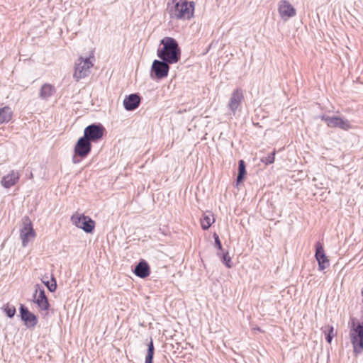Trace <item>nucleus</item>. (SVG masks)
<instances>
[{
  "mask_svg": "<svg viewBox=\"0 0 363 363\" xmlns=\"http://www.w3.org/2000/svg\"><path fill=\"white\" fill-rule=\"evenodd\" d=\"M214 222V218L212 215H204L201 220V225L203 230H208L212 223Z\"/></svg>",
  "mask_w": 363,
  "mask_h": 363,
  "instance_id": "22",
  "label": "nucleus"
},
{
  "mask_svg": "<svg viewBox=\"0 0 363 363\" xmlns=\"http://www.w3.org/2000/svg\"><path fill=\"white\" fill-rule=\"evenodd\" d=\"M34 303L37 304L41 311H48L50 307L48 299L45 295V290L40 284L35 285V291L33 295Z\"/></svg>",
  "mask_w": 363,
  "mask_h": 363,
  "instance_id": "9",
  "label": "nucleus"
},
{
  "mask_svg": "<svg viewBox=\"0 0 363 363\" xmlns=\"http://www.w3.org/2000/svg\"><path fill=\"white\" fill-rule=\"evenodd\" d=\"M170 62L167 60H155L151 67V75L157 79H163L168 75Z\"/></svg>",
  "mask_w": 363,
  "mask_h": 363,
  "instance_id": "8",
  "label": "nucleus"
},
{
  "mask_svg": "<svg viewBox=\"0 0 363 363\" xmlns=\"http://www.w3.org/2000/svg\"><path fill=\"white\" fill-rule=\"evenodd\" d=\"M20 174L17 171L11 170L8 174L3 177L1 181V184L6 189L15 185L19 180Z\"/></svg>",
  "mask_w": 363,
  "mask_h": 363,
  "instance_id": "16",
  "label": "nucleus"
},
{
  "mask_svg": "<svg viewBox=\"0 0 363 363\" xmlns=\"http://www.w3.org/2000/svg\"><path fill=\"white\" fill-rule=\"evenodd\" d=\"M140 104V97L138 94H131L123 100V106L126 111L136 109Z\"/></svg>",
  "mask_w": 363,
  "mask_h": 363,
  "instance_id": "15",
  "label": "nucleus"
},
{
  "mask_svg": "<svg viewBox=\"0 0 363 363\" xmlns=\"http://www.w3.org/2000/svg\"><path fill=\"white\" fill-rule=\"evenodd\" d=\"M325 334V339L328 343H330L333 337L336 335V333L334 331V328L333 326H328L324 331Z\"/></svg>",
  "mask_w": 363,
  "mask_h": 363,
  "instance_id": "27",
  "label": "nucleus"
},
{
  "mask_svg": "<svg viewBox=\"0 0 363 363\" xmlns=\"http://www.w3.org/2000/svg\"><path fill=\"white\" fill-rule=\"evenodd\" d=\"M217 255L220 257V258L222 259V262L225 265V267H227L228 268H231L232 267L231 258L228 255V252H222V254L220 253V252H217Z\"/></svg>",
  "mask_w": 363,
  "mask_h": 363,
  "instance_id": "26",
  "label": "nucleus"
},
{
  "mask_svg": "<svg viewBox=\"0 0 363 363\" xmlns=\"http://www.w3.org/2000/svg\"><path fill=\"white\" fill-rule=\"evenodd\" d=\"M275 154H276V152L274 150L272 152H271L268 155L263 157L261 159V161L266 164H272L274 162Z\"/></svg>",
  "mask_w": 363,
  "mask_h": 363,
  "instance_id": "28",
  "label": "nucleus"
},
{
  "mask_svg": "<svg viewBox=\"0 0 363 363\" xmlns=\"http://www.w3.org/2000/svg\"><path fill=\"white\" fill-rule=\"evenodd\" d=\"M162 48L157 51V57L162 60H167L170 64L178 62L181 58V49L177 41L172 37H164L160 41Z\"/></svg>",
  "mask_w": 363,
  "mask_h": 363,
  "instance_id": "1",
  "label": "nucleus"
},
{
  "mask_svg": "<svg viewBox=\"0 0 363 363\" xmlns=\"http://www.w3.org/2000/svg\"><path fill=\"white\" fill-rule=\"evenodd\" d=\"M93 65V62L90 57H79L75 62L73 78L76 81L85 78L90 74V69Z\"/></svg>",
  "mask_w": 363,
  "mask_h": 363,
  "instance_id": "3",
  "label": "nucleus"
},
{
  "mask_svg": "<svg viewBox=\"0 0 363 363\" xmlns=\"http://www.w3.org/2000/svg\"><path fill=\"white\" fill-rule=\"evenodd\" d=\"M320 118L322 121H325L328 127L330 128H340L343 130H348L352 128L350 121L339 116H329L323 114Z\"/></svg>",
  "mask_w": 363,
  "mask_h": 363,
  "instance_id": "5",
  "label": "nucleus"
},
{
  "mask_svg": "<svg viewBox=\"0 0 363 363\" xmlns=\"http://www.w3.org/2000/svg\"><path fill=\"white\" fill-rule=\"evenodd\" d=\"M104 131L105 128L102 124L92 123L84 128V136L91 143H96L102 138Z\"/></svg>",
  "mask_w": 363,
  "mask_h": 363,
  "instance_id": "6",
  "label": "nucleus"
},
{
  "mask_svg": "<svg viewBox=\"0 0 363 363\" xmlns=\"http://www.w3.org/2000/svg\"><path fill=\"white\" fill-rule=\"evenodd\" d=\"M278 12L284 21H287L296 15L295 8L287 0H281L279 2Z\"/></svg>",
  "mask_w": 363,
  "mask_h": 363,
  "instance_id": "10",
  "label": "nucleus"
},
{
  "mask_svg": "<svg viewBox=\"0 0 363 363\" xmlns=\"http://www.w3.org/2000/svg\"><path fill=\"white\" fill-rule=\"evenodd\" d=\"M71 220L76 227L82 229L87 233H92L95 227L94 221L84 215H73L71 217Z\"/></svg>",
  "mask_w": 363,
  "mask_h": 363,
  "instance_id": "7",
  "label": "nucleus"
},
{
  "mask_svg": "<svg viewBox=\"0 0 363 363\" xmlns=\"http://www.w3.org/2000/svg\"><path fill=\"white\" fill-rule=\"evenodd\" d=\"M362 296H363V289L361 291Z\"/></svg>",
  "mask_w": 363,
  "mask_h": 363,
  "instance_id": "31",
  "label": "nucleus"
},
{
  "mask_svg": "<svg viewBox=\"0 0 363 363\" xmlns=\"http://www.w3.org/2000/svg\"><path fill=\"white\" fill-rule=\"evenodd\" d=\"M13 115L11 108L9 106L0 107V124L8 123Z\"/></svg>",
  "mask_w": 363,
  "mask_h": 363,
  "instance_id": "19",
  "label": "nucleus"
},
{
  "mask_svg": "<svg viewBox=\"0 0 363 363\" xmlns=\"http://www.w3.org/2000/svg\"><path fill=\"white\" fill-rule=\"evenodd\" d=\"M19 311L21 320L24 321L25 325L28 328H34L37 325V316L33 313L30 312L28 308H26L24 305H21Z\"/></svg>",
  "mask_w": 363,
  "mask_h": 363,
  "instance_id": "14",
  "label": "nucleus"
},
{
  "mask_svg": "<svg viewBox=\"0 0 363 363\" xmlns=\"http://www.w3.org/2000/svg\"><path fill=\"white\" fill-rule=\"evenodd\" d=\"M135 274L140 278H146L150 275V269L148 263L141 259L135 266L134 269Z\"/></svg>",
  "mask_w": 363,
  "mask_h": 363,
  "instance_id": "17",
  "label": "nucleus"
},
{
  "mask_svg": "<svg viewBox=\"0 0 363 363\" xmlns=\"http://www.w3.org/2000/svg\"><path fill=\"white\" fill-rule=\"evenodd\" d=\"M73 162L76 163L77 162L74 160V157L73 158Z\"/></svg>",
  "mask_w": 363,
  "mask_h": 363,
  "instance_id": "32",
  "label": "nucleus"
},
{
  "mask_svg": "<svg viewBox=\"0 0 363 363\" xmlns=\"http://www.w3.org/2000/svg\"><path fill=\"white\" fill-rule=\"evenodd\" d=\"M48 278L49 277L47 274H45L41 280L50 292H54L57 289L56 280L52 275L51 277V282L48 280Z\"/></svg>",
  "mask_w": 363,
  "mask_h": 363,
  "instance_id": "20",
  "label": "nucleus"
},
{
  "mask_svg": "<svg viewBox=\"0 0 363 363\" xmlns=\"http://www.w3.org/2000/svg\"><path fill=\"white\" fill-rule=\"evenodd\" d=\"M35 236V233L34 230H30L27 233H23V234L20 235L21 239L22 240V245L23 247H26L28 245L29 241V238H33Z\"/></svg>",
  "mask_w": 363,
  "mask_h": 363,
  "instance_id": "24",
  "label": "nucleus"
},
{
  "mask_svg": "<svg viewBox=\"0 0 363 363\" xmlns=\"http://www.w3.org/2000/svg\"><path fill=\"white\" fill-rule=\"evenodd\" d=\"M194 4L186 0H180L176 3L174 8L170 11L171 18L177 19H189L194 15Z\"/></svg>",
  "mask_w": 363,
  "mask_h": 363,
  "instance_id": "2",
  "label": "nucleus"
},
{
  "mask_svg": "<svg viewBox=\"0 0 363 363\" xmlns=\"http://www.w3.org/2000/svg\"><path fill=\"white\" fill-rule=\"evenodd\" d=\"M246 174L245 164L243 160H240L238 162V174L237 176V184L242 182L244 177Z\"/></svg>",
  "mask_w": 363,
  "mask_h": 363,
  "instance_id": "21",
  "label": "nucleus"
},
{
  "mask_svg": "<svg viewBox=\"0 0 363 363\" xmlns=\"http://www.w3.org/2000/svg\"><path fill=\"white\" fill-rule=\"evenodd\" d=\"M213 238H214L215 245L218 247V249L219 250L223 251V247H222V245H221L219 236L216 233H214Z\"/></svg>",
  "mask_w": 363,
  "mask_h": 363,
  "instance_id": "30",
  "label": "nucleus"
},
{
  "mask_svg": "<svg viewBox=\"0 0 363 363\" xmlns=\"http://www.w3.org/2000/svg\"><path fill=\"white\" fill-rule=\"evenodd\" d=\"M56 91V89L54 86L50 84L46 83L44 84L39 92V96L42 99H48L50 96H52Z\"/></svg>",
  "mask_w": 363,
  "mask_h": 363,
  "instance_id": "18",
  "label": "nucleus"
},
{
  "mask_svg": "<svg viewBox=\"0 0 363 363\" xmlns=\"http://www.w3.org/2000/svg\"><path fill=\"white\" fill-rule=\"evenodd\" d=\"M91 144L84 135L79 138L74 146V153L82 158L86 157L91 152Z\"/></svg>",
  "mask_w": 363,
  "mask_h": 363,
  "instance_id": "11",
  "label": "nucleus"
},
{
  "mask_svg": "<svg viewBox=\"0 0 363 363\" xmlns=\"http://www.w3.org/2000/svg\"><path fill=\"white\" fill-rule=\"evenodd\" d=\"M30 230H34L32 223L28 217L25 216L23 218V228L21 229L20 235L23 234V233L29 232Z\"/></svg>",
  "mask_w": 363,
  "mask_h": 363,
  "instance_id": "23",
  "label": "nucleus"
},
{
  "mask_svg": "<svg viewBox=\"0 0 363 363\" xmlns=\"http://www.w3.org/2000/svg\"><path fill=\"white\" fill-rule=\"evenodd\" d=\"M154 356V345L152 340L148 344L147 352L145 357V363H152Z\"/></svg>",
  "mask_w": 363,
  "mask_h": 363,
  "instance_id": "25",
  "label": "nucleus"
},
{
  "mask_svg": "<svg viewBox=\"0 0 363 363\" xmlns=\"http://www.w3.org/2000/svg\"><path fill=\"white\" fill-rule=\"evenodd\" d=\"M315 259L318 263V269L322 271L330 266V262L325 254L323 245L318 242L315 245Z\"/></svg>",
  "mask_w": 363,
  "mask_h": 363,
  "instance_id": "13",
  "label": "nucleus"
},
{
  "mask_svg": "<svg viewBox=\"0 0 363 363\" xmlns=\"http://www.w3.org/2000/svg\"><path fill=\"white\" fill-rule=\"evenodd\" d=\"M243 99L244 96L242 89H236L233 91L228 104V107L233 115H235Z\"/></svg>",
  "mask_w": 363,
  "mask_h": 363,
  "instance_id": "12",
  "label": "nucleus"
},
{
  "mask_svg": "<svg viewBox=\"0 0 363 363\" xmlns=\"http://www.w3.org/2000/svg\"><path fill=\"white\" fill-rule=\"evenodd\" d=\"M4 310L9 318H13L16 314V308L14 306H6Z\"/></svg>",
  "mask_w": 363,
  "mask_h": 363,
  "instance_id": "29",
  "label": "nucleus"
},
{
  "mask_svg": "<svg viewBox=\"0 0 363 363\" xmlns=\"http://www.w3.org/2000/svg\"><path fill=\"white\" fill-rule=\"evenodd\" d=\"M350 336L353 345L354 352L360 353L363 350V323L353 322L350 328Z\"/></svg>",
  "mask_w": 363,
  "mask_h": 363,
  "instance_id": "4",
  "label": "nucleus"
}]
</instances>
